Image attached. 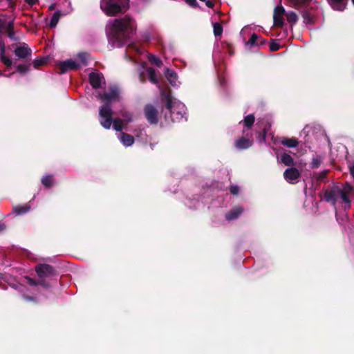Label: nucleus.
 Instances as JSON below:
<instances>
[{
    "label": "nucleus",
    "instance_id": "obj_1",
    "mask_svg": "<svg viewBox=\"0 0 354 354\" xmlns=\"http://www.w3.org/2000/svg\"><path fill=\"white\" fill-rule=\"evenodd\" d=\"M354 192V187L348 183L343 184L342 187L337 185L328 187L323 190V199L331 204L336 209V204L338 198L341 199L343 207L345 210L351 207V199L350 196Z\"/></svg>",
    "mask_w": 354,
    "mask_h": 354
},
{
    "label": "nucleus",
    "instance_id": "obj_2",
    "mask_svg": "<svg viewBox=\"0 0 354 354\" xmlns=\"http://www.w3.org/2000/svg\"><path fill=\"white\" fill-rule=\"evenodd\" d=\"M97 97L105 102L99 109L100 123L105 129H109L113 115L111 102L113 100H119V90L115 86L111 87L109 93H99Z\"/></svg>",
    "mask_w": 354,
    "mask_h": 354
},
{
    "label": "nucleus",
    "instance_id": "obj_3",
    "mask_svg": "<svg viewBox=\"0 0 354 354\" xmlns=\"http://www.w3.org/2000/svg\"><path fill=\"white\" fill-rule=\"evenodd\" d=\"M134 29L133 21L129 16L115 19L111 30V39L114 42L122 45L133 33Z\"/></svg>",
    "mask_w": 354,
    "mask_h": 354
},
{
    "label": "nucleus",
    "instance_id": "obj_4",
    "mask_svg": "<svg viewBox=\"0 0 354 354\" xmlns=\"http://www.w3.org/2000/svg\"><path fill=\"white\" fill-rule=\"evenodd\" d=\"M129 0H101L100 8L108 16L124 13L129 8Z\"/></svg>",
    "mask_w": 354,
    "mask_h": 354
},
{
    "label": "nucleus",
    "instance_id": "obj_5",
    "mask_svg": "<svg viewBox=\"0 0 354 354\" xmlns=\"http://www.w3.org/2000/svg\"><path fill=\"white\" fill-rule=\"evenodd\" d=\"M35 270L39 278H50L58 275L55 268L46 263L37 264L35 267Z\"/></svg>",
    "mask_w": 354,
    "mask_h": 354
},
{
    "label": "nucleus",
    "instance_id": "obj_6",
    "mask_svg": "<svg viewBox=\"0 0 354 354\" xmlns=\"http://www.w3.org/2000/svg\"><path fill=\"white\" fill-rule=\"evenodd\" d=\"M145 116L151 125H156L158 122V111L152 104H147L144 108Z\"/></svg>",
    "mask_w": 354,
    "mask_h": 354
},
{
    "label": "nucleus",
    "instance_id": "obj_7",
    "mask_svg": "<svg viewBox=\"0 0 354 354\" xmlns=\"http://www.w3.org/2000/svg\"><path fill=\"white\" fill-rule=\"evenodd\" d=\"M284 179L290 184H296L301 178V173L295 167L287 168L283 172Z\"/></svg>",
    "mask_w": 354,
    "mask_h": 354
},
{
    "label": "nucleus",
    "instance_id": "obj_8",
    "mask_svg": "<svg viewBox=\"0 0 354 354\" xmlns=\"http://www.w3.org/2000/svg\"><path fill=\"white\" fill-rule=\"evenodd\" d=\"M252 133H247L245 136L239 138L234 142V147L236 149L243 150L251 147L253 145Z\"/></svg>",
    "mask_w": 354,
    "mask_h": 354
},
{
    "label": "nucleus",
    "instance_id": "obj_9",
    "mask_svg": "<svg viewBox=\"0 0 354 354\" xmlns=\"http://www.w3.org/2000/svg\"><path fill=\"white\" fill-rule=\"evenodd\" d=\"M57 66L59 69L58 73L64 74L70 70H77L80 68V65L74 60L71 59H66L64 62H59Z\"/></svg>",
    "mask_w": 354,
    "mask_h": 354
},
{
    "label": "nucleus",
    "instance_id": "obj_10",
    "mask_svg": "<svg viewBox=\"0 0 354 354\" xmlns=\"http://www.w3.org/2000/svg\"><path fill=\"white\" fill-rule=\"evenodd\" d=\"M285 15V9L282 6H277L273 13V26L276 28H281L284 24L283 16Z\"/></svg>",
    "mask_w": 354,
    "mask_h": 354
},
{
    "label": "nucleus",
    "instance_id": "obj_11",
    "mask_svg": "<svg viewBox=\"0 0 354 354\" xmlns=\"http://www.w3.org/2000/svg\"><path fill=\"white\" fill-rule=\"evenodd\" d=\"M300 13L306 24H313L315 21V8L308 6L301 10Z\"/></svg>",
    "mask_w": 354,
    "mask_h": 354
},
{
    "label": "nucleus",
    "instance_id": "obj_12",
    "mask_svg": "<svg viewBox=\"0 0 354 354\" xmlns=\"http://www.w3.org/2000/svg\"><path fill=\"white\" fill-rule=\"evenodd\" d=\"M14 53L19 59H26L31 56L32 50L26 43H23L22 45L15 48Z\"/></svg>",
    "mask_w": 354,
    "mask_h": 354
},
{
    "label": "nucleus",
    "instance_id": "obj_13",
    "mask_svg": "<svg viewBox=\"0 0 354 354\" xmlns=\"http://www.w3.org/2000/svg\"><path fill=\"white\" fill-rule=\"evenodd\" d=\"M88 80L91 86L95 89H97L101 87L104 76L100 73L91 72L88 75Z\"/></svg>",
    "mask_w": 354,
    "mask_h": 354
},
{
    "label": "nucleus",
    "instance_id": "obj_14",
    "mask_svg": "<svg viewBox=\"0 0 354 354\" xmlns=\"http://www.w3.org/2000/svg\"><path fill=\"white\" fill-rule=\"evenodd\" d=\"M30 209V205L28 203L24 204L23 205H17L12 207V214H15L17 216L24 215L28 213Z\"/></svg>",
    "mask_w": 354,
    "mask_h": 354
},
{
    "label": "nucleus",
    "instance_id": "obj_15",
    "mask_svg": "<svg viewBox=\"0 0 354 354\" xmlns=\"http://www.w3.org/2000/svg\"><path fill=\"white\" fill-rule=\"evenodd\" d=\"M243 208L242 207H236L232 209L226 215L225 218L228 221L235 220L238 218L243 213Z\"/></svg>",
    "mask_w": 354,
    "mask_h": 354
},
{
    "label": "nucleus",
    "instance_id": "obj_16",
    "mask_svg": "<svg viewBox=\"0 0 354 354\" xmlns=\"http://www.w3.org/2000/svg\"><path fill=\"white\" fill-rule=\"evenodd\" d=\"M279 162L286 166L292 167L295 165L293 158L287 153H283L280 155Z\"/></svg>",
    "mask_w": 354,
    "mask_h": 354
},
{
    "label": "nucleus",
    "instance_id": "obj_17",
    "mask_svg": "<svg viewBox=\"0 0 354 354\" xmlns=\"http://www.w3.org/2000/svg\"><path fill=\"white\" fill-rule=\"evenodd\" d=\"M328 2L334 10L342 11L346 8L347 0H328Z\"/></svg>",
    "mask_w": 354,
    "mask_h": 354
},
{
    "label": "nucleus",
    "instance_id": "obj_18",
    "mask_svg": "<svg viewBox=\"0 0 354 354\" xmlns=\"http://www.w3.org/2000/svg\"><path fill=\"white\" fill-rule=\"evenodd\" d=\"M281 143L283 146H286L289 148L296 147L298 144L299 141L296 138H286L283 137L281 140Z\"/></svg>",
    "mask_w": 354,
    "mask_h": 354
},
{
    "label": "nucleus",
    "instance_id": "obj_19",
    "mask_svg": "<svg viewBox=\"0 0 354 354\" xmlns=\"http://www.w3.org/2000/svg\"><path fill=\"white\" fill-rule=\"evenodd\" d=\"M165 75L171 85H175L177 80V74L176 72L169 68L165 70Z\"/></svg>",
    "mask_w": 354,
    "mask_h": 354
},
{
    "label": "nucleus",
    "instance_id": "obj_20",
    "mask_svg": "<svg viewBox=\"0 0 354 354\" xmlns=\"http://www.w3.org/2000/svg\"><path fill=\"white\" fill-rule=\"evenodd\" d=\"M312 0H291L293 7L297 10H301L310 6Z\"/></svg>",
    "mask_w": 354,
    "mask_h": 354
},
{
    "label": "nucleus",
    "instance_id": "obj_21",
    "mask_svg": "<svg viewBox=\"0 0 354 354\" xmlns=\"http://www.w3.org/2000/svg\"><path fill=\"white\" fill-rule=\"evenodd\" d=\"M121 142L126 147H130L134 143V138L131 135L122 132Z\"/></svg>",
    "mask_w": 354,
    "mask_h": 354
},
{
    "label": "nucleus",
    "instance_id": "obj_22",
    "mask_svg": "<svg viewBox=\"0 0 354 354\" xmlns=\"http://www.w3.org/2000/svg\"><path fill=\"white\" fill-rule=\"evenodd\" d=\"M41 182L46 188H50L54 185V176L53 174L44 176L41 179Z\"/></svg>",
    "mask_w": 354,
    "mask_h": 354
},
{
    "label": "nucleus",
    "instance_id": "obj_23",
    "mask_svg": "<svg viewBox=\"0 0 354 354\" xmlns=\"http://www.w3.org/2000/svg\"><path fill=\"white\" fill-rule=\"evenodd\" d=\"M255 121V117L254 114H249L246 115L243 119V126L247 129H250L253 126Z\"/></svg>",
    "mask_w": 354,
    "mask_h": 354
},
{
    "label": "nucleus",
    "instance_id": "obj_24",
    "mask_svg": "<svg viewBox=\"0 0 354 354\" xmlns=\"http://www.w3.org/2000/svg\"><path fill=\"white\" fill-rule=\"evenodd\" d=\"M6 29L8 32V37L13 41H17L18 38L15 37V32L14 30V21H9L8 23Z\"/></svg>",
    "mask_w": 354,
    "mask_h": 354
},
{
    "label": "nucleus",
    "instance_id": "obj_25",
    "mask_svg": "<svg viewBox=\"0 0 354 354\" xmlns=\"http://www.w3.org/2000/svg\"><path fill=\"white\" fill-rule=\"evenodd\" d=\"M147 72L149 81L153 84H158V80L156 77V70L153 68L149 67L147 69Z\"/></svg>",
    "mask_w": 354,
    "mask_h": 354
},
{
    "label": "nucleus",
    "instance_id": "obj_26",
    "mask_svg": "<svg viewBox=\"0 0 354 354\" xmlns=\"http://www.w3.org/2000/svg\"><path fill=\"white\" fill-rule=\"evenodd\" d=\"M60 17H61V12L59 10L55 12L50 18L49 26L50 28H55L57 26Z\"/></svg>",
    "mask_w": 354,
    "mask_h": 354
},
{
    "label": "nucleus",
    "instance_id": "obj_27",
    "mask_svg": "<svg viewBox=\"0 0 354 354\" xmlns=\"http://www.w3.org/2000/svg\"><path fill=\"white\" fill-rule=\"evenodd\" d=\"M113 129L116 131H122L123 129V120L120 118H112V123Z\"/></svg>",
    "mask_w": 354,
    "mask_h": 354
},
{
    "label": "nucleus",
    "instance_id": "obj_28",
    "mask_svg": "<svg viewBox=\"0 0 354 354\" xmlns=\"http://www.w3.org/2000/svg\"><path fill=\"white\" fill-rule=\"evenodd\" d=\"M223 26L220 23L215 22L213 24V32H214V35L216 37H221L223 34Z\"/></svg>",
    "mask_w": 354,
    "mask_h": 354
},
{
    "label": "nucleus",
    "instance_id": "obj_29",
    "mask_svg": "<svg viewBox=\"0 0 354 354\" xmlns=\"http://www.w3.org/2000/svg\"><path fill=\"white\" fill-rule=\"evenodd\" d=\"M30 63L21 64L17 66V71L21 75H25L27 72L30 70Z\"/></svg>",
    "mask_w": 354,
    "mask_h": 354
},
{
    "label": "nucleus",
    "instance_id": "obj_30",
    "mask_svg": "<svg viewBox=\"0 0 354 354\" xmlns=\"http://www.w3.org/2000/svg\"><path fill=\"white\" fill-rule=\"evenodd\" d=\"M285 15L286 17L287 21L291 24V25H294L297 23L298 20V16L295 12H289L288 13L285 12Z\"/></svg>",
    "mask_w": 354,
    "mask_h": 354
},
{
    "label": "nucleus",
    "instance_id": "obj_31",
    "mask_svg": "<svg viewBox=\"0 0 354 354\" xmlns=\"http://www.w3.org/2000/svg\"><path fill=\"white\" fill-rule=\"evenodd\" d=\"M48 58L46 57H40L35 59L33 62V66L35 68H38L39 66L45 65L48 62Z\"/></svg>",
    "mask_w": 354,
    "mask_h": 354
},
{
    "label": "nucleus",
    "instance_id": "obj_32",
    "mask_svg": "<svg viewBox=\"0 0 354 354\" xmlns=\"http://www.w3.org/2000/svg\"><path fill=\"white\" fill-rule=\"evenodd\" d=\"M322 162V158L320 156L316 155L313 156L312 162L310 163L312 169H317L320 167Z\"/></svg>",
    "mask_w": 354,
    "mask_h": 354
},
{
    "label": "nucleus",
    "instance_id": "obj_33",
    "mask_svg": "<svg viewBox=\"0 0 354 354\" xmlns=\"http://www.w3.org/2000/svg\"><path fill=\"white\" fill-rule=\"evenodd\" d=\"M90 57V54L86 52L80 53L77 55V57L84 66H87L88 62V59Z\"/></svg>",
    "mask_w": 354,
    "mask_h": 354
},
{
    "label": "nucleus",
    "instance_id": "obj_34",
    "mask_svg": "<svg viewBox=\"0 0 354 354\" xmlns=\"http://www.w3.org/2000/svg\"><path fill=\"white\" fill-rule=\"evenodd\" d=\"M21 297L24 301H26L27 302H32L35 304H38V303H39V300H38L37 297H36L35 296H30V295H26L25 293H22Z\"/></svg>",
    "mask_w": 354,
    "mask_h": 354
},
{
    "label": "nucleus",
    "instance_id": "obj_35",
    "mask_svg": "<svg viewBox=\"0 0 354 354\" xmlns=\"http://www.w3.org/2000/svg\"><path fill=\"white\" fill-rule=\"evenodd\" d=\"M259 37L256 33H253L248 40V44L250 46H259Z\"/></svg>",
    "mask_w": 354,
    "mask_h": 354
},
{
    "label": "nucleus",
    "instance_id": "obj_36",
    "mask_svg": "<svg viewBox=\"0 0 354 354\" xmlns=\"http://www.w3.org/2000/svg\"><path fill=\"white\" fill-rule=\"evenodd\" d=\"M165 100H166V103H165V109L169 110L170 113H173V111H172L173 102H172L171 96L169 95H167L165 96Z\"/></svg>",
    "mask_w": 354,
    "mask_h": 354
},
{
    "label": "nucleus",
    "instance_id": "obj_37",
    "mask_svg": "<svg viewBox=\"0 0 354 354\" xmlns=\"http://www.w3.org/2000/svg\"><path fill=\"white\" fill-rule=\"evenodd\" d=\"M222 45H223V48L226 49V50L230 55H234V47H233L232 44H231L230 43H229L227 41H224L222 42Z\"/></svg>",
    "mask_w": 354,
    "mask_h": 354
},
{
    "label": "nucleus",
    "instance_id": "obj_38",
    "mask_svg": "<svg viewBox=\"0 0 354 354\" xmlns=\"http://www.w3.org/2000/svg\"><path fill=\"white\" fill-rule=\"evenodd\" d=\"M1 61L3 64H5L7 67H10L12 64V60L7 57L5 54L0 55Z\"/></svg>",
    "mask_w": 354,
    "mask_h": 354
},
{
    "label": "nucleus",
    "instance_id": "obj_39",
    "mask_svg": "<svg viewBox=\"0 0 354 354\" xmlns=\"http://www.w3.org/2000/svg\"><path fill=\"white\" fill-rule=\"evenodd\" d=\"M329 171L326 169L316 174V179L317 181L322 182L326 178Z\"/></svg>",
    "mask_w": 354,
    "mask_h": 354
},
{
    "label": "nucleus",
    "instance_id": "obj_40",
    "mask_svg": "<svg viewBox=\"0 0 354 354\" xmlns=\"http://www.w3.org/2000/svg\"><path fill=\"white\" fill-rule=\"evenodd\" d=\"M38 286H41L44 288H49L52 286L50 283L48 281L46 278H39Z\"/></svg>",
    "mask_w": 354,
    "mask_h": 354
},
{
    "label": "nucleus",
    "instance_id": "obj_41",
    "mask_svg": "<svg viewBox=\"0 0 354 354\" xmlns=\"http://www.w3.org/2000/svg\"><path fill=\"white\" fill-rule=\"evenodd\" d=\"M150 62L159 68H160L162 66V62L158 57L154 55H151V57H150Z\"/></svg>",
    "mask_w": 354,
    "mask_h": 354
},
{
    "label": "nucleus",
    "instance_id": "obj_42",
    "mask_svg": "<svg viewBox=\"0 0 354 354\" xmlns=\"http://www.w3.org/2000/svg\"><path fill=\"white\" fill-rule=\"evenodd\" d=\"M281 48V46L279 44L276 42L275 41L272 40V42L270 44V50L271 52H275L279 50Z\"/></svg>",
    "mask_w": 354,
    "mask_h": 354
},
{
    "label": "nucleus",
    "instance_id": "obj_43",
    "mask_svg": "<svg viewBox=\"0 0 354 354\" xmlns=\"http://www.w3.org/2000/svg\"><path fill=\"white\" fill-rule=\"evenodd\" d=\"M25 279L27 281V283L31 286H38V281H36L35 279L28 277V276H26L25 277Z\"/></svg>",
    "mask_w": 354,
    "mask_h": 354
},
{
    "label": "nucleus",
    "instance_id": "obj_44",
    "mask_svg": "<svg viewBox=\"0 0 354 354\" xmlns=\"http://www.w3.org/2000/svg\"><path fill=\"white\" fill-rule=\"evenodd\" d=\"M230 192L232 194L236 195L239 192V187L236 185H232L230 187Z\"/></svg>",
    "mask_w": 354,
    "mask_h": 354
},
{
    "label": "nucleus",
    "instance_id": "obj_45",
    "mask_svg": "<svg viewBox=\"0 0 354 354\" xmlns=\"http://www.w3.org/2000/svg\"><path fill=\"white\" fill-rule=\"evenodd\" d=\"M122 116L124 118L123 122L124 121L126 122V124L131 122L133 120L132 115L129 113H125L122 114Z\"/></svg>",
    "mask_w": 354,
    "mask_h": 354
},
{
    "label": "nucleus",
    "instance_id": "obj_46",
    "mask_svg": "<svg viewBox=\"0 0 354 354\" xmlns=\"http://www.w3.org/2000/svg\"><path fill=\"white\" fill-rule=\"evenodd\" d=\"M185 2L192 8L199 7V5L196 0H185Z\"/></svg>",
    "mask_w": 354,
    "mask_h": 354
},
{
    "label": "nucleus",
    "instance_id": "obj_47",
    "mask_svg": "<svg viewBox=\"0 0 354 354\" xmlns=\"http://www.w3.org/2000/svg\"><path fill=\"white\" fill-rule=\"evenodd\" d=\"M205 5L209 8H213L214 6V3L211 1V0H206L205 1Z\"/></svg>",
    "mask_w": 354,
    "mask_h": 354
},
{
    "label": "nucleus",
    "instance_id": "obj_48",
    "mask_svg": "<svg viewBox=\"0 0 354 354\" xmlns=\"http://www.w3.org/2000/svg\"><path fill=\"white\" fill-rule=\"evenodd\" d=\"M28 5L33 6L35 5L38 0H24Z\"/></svg>",
    "mask_w": 354,
    "mask_h": 354
},
{
    "label": "nucleus",
    "instance_id": "obj_49",
    "mask_svg": "<svg viewBox=\"0 0 354 354\" xmlns=\"http://www.w3.org/2000/svg\"><path fill=\"white\" fill-rule=\"evenodd\" d=\"M351 175L354 178V164L349 168Z\"/></svg>",
    "mask_w": 354,
    "mask_h": 354
},
{
    "label": "nucleus",
    "instance_id": "obj_50",
    "mask_svg": "<svg viewBox=\"0 0 354 354\" xmlns=\"http://www.w3.org/2000/svg\"><path fill=\"white\" fill-rule=\"evenodd\" d=\"M55 7H56V4L55 3H53L51 5L49 6V10H53L54 9H55Z\"/></svg>",
    "mask_w": 354,
    "mask_h": 354
},
{
    "label": "nucleus",
    "instance_id": "obj_51",
    "mask_svg": "<svg viewBox=\"0 0 354 354\" xmlns=\"http://www.w3.org/2000/svg\"><path fill=\"white\" fill-rule=\"evenodd\" d=\"M266 43V40L265 39H263L259 37V46L260 45H263Z\"/></svg>",
    "mask_w": 354,
    "mask_h": 354
},
{
    "label": "nucleus",
    "instance_id": "obj_52",
    "mask_svg": "<svg viewBox=\"0 0 354 354\" xmlns=\"http://www.w3.org/2000/svg\"><path fill=\"white\" fill-rule=\"evenodd\" d=\"M6 225L4 223H0V231H2L6 229Z\"/></svg>",
    "mask_w": 354,
    "mask_h": 354
},
{
    "label": "nucleus",
    "instance_id": "obj_53",
    "mask_svg": "<svg viewBox=\"0 0 354 354\" xmlns=\"http://www.w3.org/2000/svg\"><path fill=\"white\" fill-rule=\"evenodd\" d=\"M140 81H141L142 83H144V82H145V80H144V78H143V74H142V73H140Z\"/></svg>",
    "mask_w": 354,
    "mask_h": 354
},
{
    "label": "nucleus",
    "instance_id": "obj_54",
    "mask_svg": "<svg viewBox=\"0 0 354 354\" xmlns=\"http://www.w3.org/2000/svg\"><path fill=\"white\" fill-rule=\"evenodd\" d=\"M266 132H264V133H263V140H265V138H266Z\"/></svg>",
    "mask_w": 354,
    "mask_h": 354
},
{
    "label": "nucleus",
    "instance_id": "obj_55",
    "mask_svg": "<svg viewBox=\"0 0 354 354\" xmlns=\"http://www.w3.org/2000/svg\"><path fill=\"white\" fill-rule=\"evenodd\" d=\"M13 73H10V74H8V75H7L6 76H7V77H10Z\"/></svg>",
    "mask_w": 354,
    "mask_h": 354
},
{
    "label": "nucleus",
    "instance_id": "obj_56",
    "mask_svg": "<svg viewBox=\"0 0 354 354\" xmlns=\"http://www.w3.org/2000/svg\"><path fill=\"white\" fill-rule=\"evenodd\" d=\"M3 75V72L0 70V76Z\"/></svg>",
    "mask_w": 354,
    "mask_h": 354
},
{
    "label": "nucleus",
    "instance_id": "obj_57",
    "mask_svg": "<svg viewBox=\"0 0 354 354\" xmlns=\"http://www.w3.org/2000/svg\"><path fill=\"white\" fill-rule=\"evenodd\" d=\"M245 131L243 129V134H245Z\"/></svg>",
    "mask_w": 354,
    "mask_h": 354
},
{
    "label": "nucleus",
    "instance_id": "obj_58",
    "mask_svg": "<svg viewBox=\"0 0 354 354\" xmlns=\"http://www.w3.org/2000/svg\"><path fill=\"white\" fill-rule=\"evenodd\" d=\"M352 1H353V4H354V0H352Z\"/></svg>",
    "mask_w": 354,
    "mask_h": 354
}]
</instances>
